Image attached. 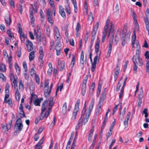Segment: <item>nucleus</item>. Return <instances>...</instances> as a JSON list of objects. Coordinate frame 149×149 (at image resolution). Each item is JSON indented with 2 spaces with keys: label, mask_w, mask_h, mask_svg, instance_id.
Returning a JSON list of instances; mask_svg holds the SVG:
<instances>
[{
  "label": "nucleus",
  "mask_w": 149,
  "mask_h": 149,
  "mask_svg": "<svg viewBox=\"0 0 149 149\" xmlns=\"http://www.w3.org/2000/svg\"><path fill=\"white\" fill-rule=\"evenodd\" d=\"M40 101L39 100H35L34 103L36 106H40Z\"/></svg>",
  "instance_id": "55"
},
{
  "label": "nucleus",
  "mask_w": 149,
  "mask_h": 149,
  "mask_svg": "<svg viewBox=\"0 0 149 149\" xmlns=\"http://www.w3.org/2000/svg\"><path fill=\"white\" fill-rule=\"evenodd\" d=\"M119 73V71L118 70L115 71L114 73V79L116 80Z\"/></svg>",
  "instance_id": "59"
},
{
  "label": "nucleus",
  "mask_w": 149,
  "mask_h": 149,
  "mask_svg": "<svg viewBox=\"0 0 149 149\" xmlns=\"http://www.w3.org/2000/svg\"><path fill=\"white\" fill-rule=\"evenodd\" d=\"M15 97L17 101L19 102L20 100V94H16Z\"/></svg>",
  "instance_id": "62"
},
{
  "label": "nucleus",
  "mask_w": 149,
  "mask_h": 149,
  "mask_svg": "<svg viewBox=\"0 0 149 149\" xmlns=\"http://www.w3.org/2000/svg\"><path fill=\"white\" fill-rule=\"evenodd\" d=\"M136 55L135 56H139L140 51V45L139 44L138 42H136Z\"/></svg>",
  "instance_id": "15"
},
{
  "label": "nucleus",
  "mask_w": 149,
  "mask_h": 149,
  "mask_svg": "<svg viewBox=\"0 0 149 149\" xmlns=\"http://www.w3.org/2000/svg\"><path fill=\"white\" fill-rule=\"evenodd\" d=\"M0 71L3 72H5L6 71V65L2 63H0Z\"/></svg>",
  "instance_id": "21"
},
{
  "label": "nucleus",
  "mask_w": 149,
  "mask_h": 149,
  "mask_svg": "<svg viewBox=\"0 0 149 149\" xmlns=\"http://www.w3.org/2000/svg\"><path fill=\"white\" fill-rule=\"evenodd\" d=\"M100 54V52H99V54L97 53L96 56L94 57L93 62L92 63V66L91 69V71L93 72L95 70L97 63L99 61V58Z\"/></svg>",
  "instance_id": "7"
},
{
  "label": "nucleus",
  "mask_w": 149,
  "mask_h": 149,
  "mask_svg": "<svg viewBox=\"0 0 149 149\" xmlns=\"http://www.w3.org/2000/svg\"><path fill=\"white\" fill-rule=\"evenodd\" d=\"M148 109L147 108H145L143 111V113L145 114V117L146 118L148 116V113L147 112Z\"/></svg>",
  "instance_id": "51"
},
{
  "label": "nucleus",
  "mask_w": 149,
  "mask_h": 149,
  "mask_svg": "<svg viewBox=\"0 0 149 149\" xmlns=\"http://www.w3.org/2000/svg\"><path fill=\"white\" fill-rule=\"evenodd\" d=\"M109 27L108 31V36H109L110 35H111V37L110 39L109 40V44H111V45H112L114 34V26L112 24V22L111 21L109 22Z\"/></svg>",
  "instance_id": "2"
},
{
  "label": "nucleus",
  "mask_w": 149,
  "mask_h": 149,
  "mask_svg": "<svg viewBox=\"0 0 149 149\" xmlns=\"http://www.w3.org/2000/svg\"><path fill=\"white\" fill-rule=\"evenodd\" d=\"M9 3L12 8H14L15 7L14 1L13 0H9Z\"/></svg>",
  "instance_id": "58"
},
{
  "label": "nucleus",
  "mask_w": 149,
  "mask_h": 149,
  "mask_svg": "<svg viewBox=\"0 0 149 149\" xmlns=\"http://www.w3.org/2000/svg\"><path fill=\"white\" fill-rule=\"evenodd\" d=\"M20 38L22 42L24 43L25 41V38H26L27 36L26 35H24V34L20 35Z\"/></svg>",
  "instance_id": "34"
},
{
  "label": "nucleus",
  "mask_w": 149,
  "mask_h": 149,
  "mask_svg": "<svg viewBox=\"0 0 149 149\" xmlns=\"http://www.w3.org/2000/svg\"><path fill=\"white\" fill-rule=\"evenodd\" d=\"M26 45L28 51L30 52L33 49V44L29 40H27L26 41Z\"/></svg>",
  "instance_id": "13"
},
{
  "label": "nucleus",
  "mask_w": 149,
  "mask_h": 149,
  "mask_svg": "<svg viewBox=\"0 0 149 149\" xmlns=\"http://www.w3.org/2000/svg\"><path fill=\"white\" fill-rule=\"evenodd\" d=\"M106 97L105 94H102V96L100 97V100L99 103H101V102H103L104 101V100L105 99Z\"/></svg>",
  "instance_id": "37"
},
{
  "label": "nucleus",
  "mask_w": 149,
  "mask_h": 149,
  "mask_svg": "<svg viewBox=\"0 0 149 149\" xmlns=\"http://www.w3.org/2000/svg\"><path fill=\"white\" fill-rule=\"evenodd\" d=\"M35 52L34 51H33L30 53L29 58L30 61H32L34 58L35 57Z\"/></svg>",
  "instance_id": "25"
},
{
  "label": "nucleus",
  "mask_w": 149,
  "mask_h": 149,
  "mask_svg": "<svg viewBox=\"0 0 149 149\" xmlns=\"http://www.w3.org/2000/svg\"><path fill=\"white\" fill-rule=\"evenodd\" d=\"M94 99L93 98L89 106V109L87 112H86V113H89L90 115L91 113V111L93 108L94 104Z\"/></svg>",
  "instance_id": "20"
},
{
  "label": "nucleus",
  "mask_w": 149,
  "mask_h": 149,
  "mask_svg": "<svg viewBox=\"0 0 149 149\" xmlns=\"http://www.w3.org/2000/svg\"><path fill=\"white\" fill-rule=\"evenodd\" d=\"M53 99L52 98H51V100H50L49 104V106L51 107V108H52V107L54 104V102L53 101Z\"/></svg>",
  "instance_id": "61"
},
{
  "label": "nucleus",
  "mask_w": 149,
  "mask_h": 149,
  "mask_svg": "<svg viewBox=\"0 0 149 149\" xmlns=\"http://www.w3.org/2000/svg\"><path fill=\"white\" fill-rule=\"evenodd\" d=\"M100 42V40L98 37L97 39L96 44L95 46V52L99 54V43Z\"/></svg>",
  "instance_id": "18"
},
{
  "label": "nucleus",
  "mask_w": 149,
  "mask_h": 149,
  "mask_svg": "<svg viewBox=\"0 0 149 149\" xmlns=\"http://www.w3.org/2000/svg\"><path fill=\"white\" fill-rule=\"evenodd\" d=\"M95 86V82H93L91 86L90 89V92L91 93H93L94 92V88Z\"/></svg>",
  "instance_id": "35"
},
{
  "label": "nucleus",
  "mask_w": 149,
  "mask_h": 149,
  "mask_svg": "<svg viewBox=\"0 0 149 149\" xmlns=\"http://www.w3.org/2000/svg\"><path fill=\"white\" fill-rule=\"evenodd\" d=\"M10 77L12 85L13 86L14 85L15 86L16 85L17 87V80L15 78V76L14 74H10Z\"/></svg>",
  "instance_id": "14"
},
{
  "label": "nucleus",
  "mask_w": 149,
  "mask_h": 149,
  "mask_svg": "<svg viewBox=\"0 0 149 149\" xmlns=\"http://www.w3.org/2000/svg\"><path fill=\"white\" fill-rule=\"evenodd\" d=\"M30 13V17L31 18V22L32 24L34 22V21L35 20V19L34 18V17L33 14V12L32 10H29Z\"/></svg>",
  "instance_id": "29"
},
{
  "label": "nucleus",
  "mask_w": 149,
  "mask_h": 149,
  "mask_svg": "<svg viewBox=\"0 0 149 149\" xmlns=\"http://www.w3.org/2000/svg\"><path fill=\"white\" fill-rule=\"evenodd\" d=\"M15 67L17 73H20V69L19 66L17 63L15 64Z\"/></svg>",
  "instance_id": "46"
},
{
  "label": "nucleus",
  "mask_w": 149,
  "mask_h": 149,
  "mask_svg": "<svg viewBox=\"0 0 149 149\" xmlns=\"http://www.w3.org/2000/svg\"><path fill=\"white\" fill-rule=\"evenodd\" d=\"M136 35L135 33H134V36H132V50H133L134 47V44L135 43H136V42H136Z\"/></svg>",
  "instance_id": "23"
},
{
  "label": "nucleus",
  "mask_w": 149,
  "mask_h": 149,
  "mask_svg": "<svg viewBox=\"0 0 149 149\" xmlns=\"http://www.w3.org/2000/svg\"><path fill=\"white\" fill-rule=\"evenodd\" d=\"M95 35H94L92 33V36L91 39V46H93V42L95 40Z\"/></svg>",
  "instance_id": "53"
},
{
  "label": "nucleus",
  "mask_w": 149,
  "mask_h": 149,
  "mask_svg": "<svg viewBox=\"0 0 149 149\" xmlns=\"http://www.w3.org/2000/svg\"><path fill=\"white\" fill-rule=\"evenodd\" d=\"M35 79L36 82V83L39 84L40 83V79L39 76L38 75H36L35 76Z\"/></svg>",
  "instance_id": "54"
},
{
  "label": "nucleus",
  "mask_w": 149,
  "mask_h": 149,
  "mask_svg": "<svg viewBox=\"0 0 149 149\" xmlns=\"http://www.w3.org/2000/svg\"><path fill=\"white\" fill-rule=\"evenodd\" d=\"M87 80V78H85L83 81L81 87V92L82 93H85L86 88V83Z\"/></svg>",
  "instance_id": "11"
},
{
  "label": "nucleus",
  "mask_w": 149,
  "mask_h": 149,
  "mask_svg": "<svg viewBox=\"0 0 149 149\" xmlns=\"http://www.w3.org/2000/svg\"><path fill=\"white\" fill-rule=\"evenodd\" d=\"M59 13L61 16L63 18H65L66 15L64 11V9L63 7L61 6H59Z\"/></svg>",
  "instance_id": "16"
},
{
  "label": "nucleus",
  "mask_w": 149,
  "mask_h": 149,
  "mask_svg": "<svg viewBox=\"0 0 149 149\" xmlns=\"http://www.w3.org/2000/svg\"><path fill=\"white\" fill-rule=\"evenodd\" d=\"M2 127L4 132H6V131H7L8 130H9L8 129V126L7 125H5L4 124L2 125Z\"/></svg>",
  "instance_id": "38"
},
{
  "label": "nucleus",
  "mask_w": 149,
  "mask_h": 149,
  "mask_svg": "<svg viewBox=\"0 0 149 149\" xmlns=\"http://www.w3.org/2000/svg\"><path fill=\"white\" fill-rule=\"evenodd\" d=\"M46 14L47 17L52 16V13L49 9L47 10Z\"/></svg>",
  "instance_id": "63"
},
{
  "label": "nucleus",
  "mask_w": 149,
  "mask_h": 149,
  "mask_svg": "<svg viewBox=\"0 0 149 149\" xmlns=\"http://www.w3.org/2000/svg\"><path fill=\"white\" fill-rule=\"evenodd\" d=\"M63 86L62 84L60 86H58L57 88L56 91V93H57L59 90H60V91L61 92V89L63 88Z\"/></svg>",
  "instance_id": "47"
},
{
  "label": "nucleus",
  "mask_w": 149,
  "mask_h": 149,
  "mask_svg": "<svg viewBox=\"0 0 149 149\" xmlns=\"http://www.w3.org/2000/svg\"><path fill=\"white\" fill-rule=\"evenodd\" d=\"M110 21L108 18L106 22V24L104 27V31L103 32L102 38V42H104L106 35L108 36V31L109 29V23Z\"/></svg>",
  "instance_id": "3"
},
{
  "label": "nucleus",
  "mask_w": 149,
  "mask_h": 149,
  "mask_svg": "<svg viewBox=\"0 0 149 149\" xmlns=\"http://www.w3.org/2000/svg\"><path fill=\"white\" fill-rule=\"evenodd\" d=\"M75 60V57L74 56H73L72 58V61L71 63V67L72 68L74 66Z\"/></svg>",
  "instance_id": "43"
},
{
  "label": "nucleus",
  "mask_w": 149,
  "mask_h": 149,
  "mask_svg": "<svg viewBox=\"0 0 149 149\" xmlns=\"http://www.w3.org/2000/svg\"><path fill=\"white\" fill-rule=\"evenodd\" d=\"M66 11L68 14L70 15L71 14L70 7L69 6H67L65 8Z\"/></svg>",
  "instance_id": "49"
},
{
  "label": "nucleus",
  "mask_w": 149,
  "mask_h": 149,
  "mask_svg": "<svg viewBox=\"0 0 149 149\" xmlns=\"http://www.w3.org/2000/svg\"><path fill=\"white\" fill-rule=\"evenodd\" d=\"M22 120L20 118H18L17 120L15 127H17L16 129L18 130L16 131V132H19L21 131L23 127V125L22 124Z\"/></svg>",
  "instance_id": "8"
},
{
  "label": "nucleus",
  "mask_w": 149,
  "mask_h": 149,
  "mask_svg": "<svg viewBox=\"0 0 149 149\" xmlns=\"http://www.w3.org/2000/svg\"><path fill=\"white\" fill-rule=\"evenodd\" d=\"M93 14L92 12H91L88 15V20L89 21H90L91 22H92L93 20Z\"/></svg>",
  "instance_id": "39"
},
{
  "label": "nucleus",
  "mask_w": 149,
  "mask_h": 149,
  "mask_svg": "<svg viewBox=\"0 0 149 149\" xmlns=\"http://www.w3.org/2000/svg\"><path fill=\"white\" fill-rule=\"evenodd\" d=\"M36 72L33 68H32L31 70V76H36Z\"/></svg>",
  "instance_id": "52"
},
{
  "label": "nucleus",
  "mask_w": 149,
  "mask_h": 149,
  "mask_svg": "<svg viewBox=\"0 0 149 149\" xmlns=\"http://www.w3.org/2000/svg\"><path fill=\"white\" fill-rule=\"evenodd\" d=\"M49 81L47 79L45 81V91H47L49 89Z\"/></svg>",
  "instance_id": "33"
},
{
  "label": "nucleus",
  "mask_w": 149,
  "mask_h": 149,
  "mask_svg": "<svg viewBox=\"0 0 149 149\" xmlns=\"http://www.w3.org/2000/svg\"><path fill=\"white\" fill-rule=\"evenodd\" d=\"M101 87H102V84H100V83H99L98 85V87L97 88V93H100L101 92Z\"/></svg>",
  "instance_id": "44"
},
{
  "label": "nucleus",
  "mask_w": 149,
  "mask_h": 149,
  "mask_svg": "<svg viewBox=\"0 0 149 149\" xmlns=\"http://www.w3.org/2000/svg\"><path fill=\"white\" fill-rule=\"evenodd\" d=\"M44 141V136H43L42 138L39 141L38 143L35 146V148L36 149L38 147H39L40 146V145H41Z\"/></svg>",
  "instance_id": "30"
},
{
  "label": "nucleus",
  "mask_w": 149,
  "mask_h": 149,
  "mask_svg": "<svg viewBox=\"0 0 149 149\" xmlns=\"http://www.w3.org/2000/svg\"><path fill=\"white\" fill-rule=\"evenodd\" d=\"M58 68L60 70H62L65 68V62L63 61L58 59Z\"/></svg>",
  "instance_id": "10"
},
{
  "label": "nucleus",
  "mask_w": 149,
  "mask_h": 149,
  "mask_svg": "<svg viewBox=\"0 0 149 149\" xmlns=\"http://www.w3.org/2000/svg\"><path fill=\"white\" fill-rule=\"evenodd\" d=\"M81 119H79L78 121L77 124L76 125L75 128V129L76 130L79 129L80 126L81 124Z\"/></svg>",
  "instance_id": "41"
},
{
  "label": "nucleus",
  "mask_w": 149,
  "mask_h": 149,
  "mask_svg": "<svg viewBox=\"0 0 149 149\" xmlns=\"http://www.w3.org/2000/svg\"><path fill=\"white\" fill-rule=\"evenodd\" d=\"M132 60L134 64H137L139 66H142L143 65L142 59L140 58V56H134Z\"/></svg>",
  "instance_id": "6"
},
{
  "label": "nucleus",
  "mask_w": 149,
  "mask_h": 149,
  "mask_svg": "<svg viewBox=\"0 0 149 149\" xmlns=\"http://www.w3.org/2000/svg\"><path fill=\"white\" fill-rule=\"evenodd\" d=\"M35 89L34 85L32 84L30 85L29 89L31 93H33Z\"/></svg>",
  "instance_id": "40"
},
{
  "label": "nucleus",
  "mask_w": 149,
  "mask_h": 149,
  "mask_svg": "<svg viewBox=\"0 0 149 149\" xmlns=\"http://www.w3.org/2000/svg\"><path fill=\"white\" fill-rule=\"evenodd\" d=\"M48 101L47 100H46L44 101L43 103L42 104L41 107L42 112L40 114L41 116H42V115L43 114L44 112L45 111L46 109L47 108L48 104Z\"/></svg>",
  "instance_id": "12"
},
{
  "label": "nucleus",
  "mask_w": 149,
  "mask_h": 149,
  "mask_svg": "<svg viewBox=\"0 0 149 149\" xmlns=\"http://www.w3.org/2000/svg\"><path fill=\"white\" fill-rule=\"evenodd\" d=\"M85 111L84 110L82 111L81 118L80 119H81V122L84 123V125H85L88 121L90 116V113H85Z\"/></svg>",
  "instance_id": "5"
},
{
  "label": "nucleus",
  "mask_w": 149,
  "mask_h": 149,
  "mask_svg": "<svg viewBox=\"0 0 149 149\" xmlns=\"http://www.w3.org/2000/svg\"><path fill=\"white\" fill-rule=\"evenodd\" d=\"M5 20L8 26L10 25L11 22V20L9 14H7L6 15Z\"/></svg>",
  "instance_id": "17"
},
{
  "label": "nucleus",
  "mask_w": 149,
  "mask_h": 149,
  "mask_svg": "<svg viewBox=\"0 0 149 149\" xmlns=\"http://www.w3.org/2000/svg\"><path fill=\"white\" fill-rule=\"evenodd\" d=\"M49 1V3L50 5L53 8H54L55 6L54 5V2L53 0H48Z\"/></svg>",
  "instance_id": "56"
},
{
  "label": "nucleus",
  "mask_w": 149,
  "mask_h": 149,
  "mask_svg": "<svg viewBox=\"0 0 149 149\" xmlns=\"http://www.w3.org/2000/svg\"><path fill=\"white\" fill-rule=\"evenodd\" d=\"M112 46V45H111V44L109 45L108 51L106 56L107 58H109L110 56L111 52Z\"/></svg>",
  "instance_id": "28"
},
{
  "label": "nucleus",
  "mask_w": 149,
  "mask_h": 149,
  "mask_svg": "<svg viewBox=\"0 0 149 149\" xmlns=\"http://www.w3.org/2000/svg\"><path fill=\"white\" fill-rule=\"evenodd\" d=\"M94 131V127H93L90 131V133L88 135V140L89 141H91L93 136V133Z\"/></svg>",
  "instance_id": "27"
},
{
  "label": "nucleus",
  "mask_w": 149,
  "mask_h": 149,
  "mask_svg": "<svg viewBox=\"0 0 149 149\" xmlns=\"http://www.w3.org/2000/svg\"><path fill=\"white\" fill-rule=\"evenodd\" d=\"M0 78L2 79L3 81H5L6 80V77L3 73H0Z\"/></svg>",
  "instance_id": "57"
},
{
  "label": "nucleus",
  "mask_w": 149,
  "mask_h": 149,
  "mask_svg": "<svg viewBox=\"0 0 149 149\" xmlns=\"http://www.w3.org/2000/svg\"><path fill=\"white\" fill-rule=\"evenodd\" d=\"M46 34L47 36L49 37L50 34V30L49 27H47L46 29Z\"/></svg>",
  "instance_id": "60"
},
{
  "label": "nucleus",
  "mask_w": 149,
  "mask_h": 149,
  "mask_svg": "<svg viewBox=\"0 0 149 149\" xmlns=\"http://www.w3.org/2000/svg\"><path fill=\"white\" fill-rule=\"evenodd\" d=\"M23 66L25 72H26L27 70V64L25 61H24L23 63Z\"/></svg>",
  "instance_id": "45"
},
{
  "label": "nucleus",
  "mask_w": 149,
  "mask_h": 149,
  "mask_svg": "<svg viewBox=\"0 0 149 149\" xmlns=\"http://www.w3.org/2000/svg\"><path fill=\"white\" fill-rule=\"evenodd\" d=\"M68 26L67 25H65V26L64 29V30H65V35L66 36L68 37Z\"/></svg>",
  "instance_id": "48"
},
{
  "label": "nucleus",
  "mask_w": 149,
  "mask_h": 149,
  "mask_svg": "<svg viewBox=\"0 0 149 149\" xmlns=\"http://www.w3.org/2000/svg\"><path fill=\"white\" fill-rule=\"evenodd\" d=\"M19 88L20 91H22L24 89V85L23 84L22 81L21 80L19 81Z\"/></svg>",
  "instance_id": "31"
},
{
  "label": "nucleus",
  "mask_w": 149,
  "mask_h": 149,
  "mask_svg": "<svg viewBox=\"0 0 149 149\" xmlns=\"http://www.w3.org/2000/svg\"><path fill=\"white\" fill-rule=\"evenodd\" d=\"M61 44L60 42H58L55 47V49H61Z\"/></svg>",
  "instance_id": "32"
},
{
  "label": "nucleus",
  "mask_w": 149,
  "mask_h": 149,
  "mask_svg": "<svg viewBox=\"0 0 149 149\" xmlns=\"http://www.w3.org/2000/svg\"><path fill=\"white\" fill-rule=\"evenodd\" d=\"M48 22L51 24L53 23L54 22V20L52 18V16L47 17Z\"/></svg>",
  "instance_id": "50"
},
{
  "label": "nucleus",
  "mask_w": 149,
  "mask_h": 149,
  "mask_svg": "<svg viewBox=\"0 0 149 149\" xmlns=\"http://www.w3.org/2000/svg\"><path fill=\"white\" fill-rule=\"evenodd\" d=\"M122 34V44L123 46H124L126 43H127L129 42L130 33L129 31L127 32L126 29H124Z\"/></svg>",
  "instance_id": "1"
},
{
  "label": "nucleus",
  "mask_w": 149,
  "mask_h": 149,
  "mask_svg": "<svg viewBox=\"0 0 149 149\" xmlns=\"http://www.w3.org/2000/svg\"><path fill=\"white\" fill-rule=\"evenodd\" d=\"M99 25V22H97L93 28V31L92 33L93 35H96V32L98 28Z\"/></svg>",
  "instance_id": "24"
},
{
  "label": "nucleus",
  "mask_w": 149,
  "mask_h": 149,
  "mask_svg": "<svg viewBox=\"0 0 149 149\" xmlns=\"http://www.w3.org/2000/svg\"><path fill=\"white\" fill-rule=\"evenodd\" d=\"M131 112H128L125 118V121L124 122V124L125 126H126V127L128 126V122L130 116Z\"/></svg>",
  "instance_id": "19"
},
{
  "label": "nucleus",
  "mask_w": 149,
  "mask_h": 149,
  "mask_svg": "<svg viewBox=\"0 0 149 149\" xmlns=\"http://www.w3.org/2000/svg\"><path fill=\"white\" fill-rule=\"evenodd\" d=\"M66 103L65 102L63 105L62 111V113L64 114L66 113Z\"/></svg>",
  "instance_id": "36"
},
{
  "label": "nucleus",
  "mask_w": 149,
  "mask_h": 149,
  "mask_svg": "<svg viewBox=\"0 0 149 149\" xmlns=\"http://www.w3.org/2000/svg\"><path fill=\"white\" fill-rule=\"evenodd\" d=\"M39 35H38V33L36 32V30L35 29L34 30V35L35 36H36V37L37 38V41L38 42V43H40L41 38L40 33L39 32Z\"/></svg>",
  "instance_id": "22"
},
{
  "label": "nucleus",
  "mask_w": 149,
  "mask_h": 149,
  "mask_svg": "<svg viewBox=\"0 0 149 149\" xmlns=\"http://www.w3.org/2000/svg\"><path fill=\"white\" fill-rule=\"evenodd\" d=\"M10 85L8 84H6L5 87V91L6 93H8L9 92Z\"/></svg>",
  "instance_id": "42"
},
{
  "label": "nucleus",
  "mask_w": 149,
  "mask_h": 149,
  "mask_svg": "<svg viewBox=\"0 0 149 149\" xmlns=\"http://www.w3.org/2000/svg\"><path fill=\"white\" fill-rule=\"evenodd\" d=\"M131 15L134 20V24L136 27V28L137 29V30H138L139 24L137 20L136 15L134 11H132Z\"/></svg>",
  "instance_id": "9"
},
{
  "label": "nucleus",
  "mask_w": 149,
  "mask_h": 149,
  "mask_svg": "<svg viewBox=\"0 0 149 149\" xmlns=\"http://www.w3.org/2000/svg\"><path fill=\"white\" fill-rule=\"evenodd\" d=\"M54 31L55 35L57 38H58L60 37V33L58 28L56 26H55L54 28Z\"/></svg>",
  "instance_id": "26"
},
{
  "label": "nucleus",
  "mask_w": 149,
  "mask_h": 149,
  "mask_svg": "<svg viewBox=\"0 0 149 149\" xmlns=\"http://www.w3.org/2000/svg\"><path fill=\"white\" fill-rule=\"evenodd\" d=\"M80 101L79 99L77 100L75 105L73 113V116L72 119V120H74L76 118L77 113L79 111V105Z\"/></svg>",
  "instance_id": "4"
},
{
  "label": "nucleus",
  "mask_w": 149,
  "mask_h": 149,
  "mask_svg": "<svg viewBox=\"0 0 149 149\" xmlns=\"http://www.w3.org/2000/svg\"><path fill=\"white\" fill-rule=\"evenodd\" d=\"M145 56L146 59L149 58V52L148 51H147L146 52L145 54Z\"/></svg>",
  "instance_id": "64"
}]
</instances>
